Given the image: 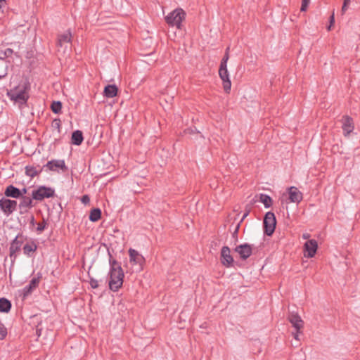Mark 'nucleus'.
I'll list each match as a JSON object with an SVG mask.
<instances>
[{
  "label": "nucleus",
  "mask_w": 360,
  "mask_h": 360,
  "mask_svg": "<svg viewBox=\"0 0 360 360\" xmlns=\"http://www.w3.org/2000/svg\"><path fill=\"white\" fill-rule=\"evenodd\" d=\"M108 254L110 264L109 288L112 291L117 292L122 286L124 274L120 263L112 257L109 249Z\"/></svg>",
  "instance_id": "f257e3e1"
},
{
  "label": "nucleus",
  "mask_w": 360,
  "mask_h": 360,
  "mask_svg": "<svg viewBox=\"0 0 360 360\" xmlns=\"http://www.w3.org/2000/svg\"><path fill=\"white\" fill-rule=\"evenodd\" d=\"M30 84L28 82H25L23 84L15 86V88L8 90L6 95L11 101L17 103L20 109H23L27 106V101L30 98L29 90Z\"/></svg>",
  "instance_id": "f03ea898"
},
{
  "label": "nucleus",
  "mask_w": 360,
  "mask_h": 360,
  "mask_svg": "<svg viewBox=\"0 0 360 360\" xmlns=\"http://www.w3.org/2000/svg\"><path fill=\"white\" fill-rule=\"evenodd\" d=\"M186 12L182 8H176L170 12L165 19L166 22L172 27L181 29V22L186 18Z\"/></svg>",
  "instance_id": "7ed1b4c3"
},
{
  "label": "nucleus",
  "mask_w": 360,
  "mask_h": 360,
  "mask_svg": "<svg viewBox=\"0 0 360 360\" xmlns=\"http://www.w3.org/2000/svg\"><path fill=\"white\" fill-rule=\"evenodd\" d=\"M276 218L274 212H267L263 219V230L264 235L271 236L276 227Z\"/></svg>",
  "instance_id": "20e7f679"
},
{
  "label": "nucleus",
  "mask_w": 360,
  "mask_h": 360,
  "mask_svg": "<svg viewBox=\"0 0 360 360\" xmlns=\"http://www.w3.org/2000/svg\"><path fill=\"white\" fill-rule=\"evenodd\" d=\"M31 195L34 200L42 201L45 198L54 197L55 190L51 187L39 186L37 188L32 190Z\"/></svg>",
  "instance_id": "39448f33"
},
{
  "label": "nucleus",
  "mask_w": 360,
  "mask_h": 360,
  "mask_svg": "<svg viewBox=\"0 0 360 360\" xmlns=\"http://www.w3.org/2000/svg\"><path fill=\"white\" fill-rule=\"evenodd\" d=\"M288 320L295 330V332L292 333L293 338L297 340H300L299 335L302 334V329L304 327V321L297 313L293 311L289 312Z\"/></svg>",
  "instance_id": "423d86ee"
},
{
  "label": "nucleus",
  "mask_w": 360,
  "mask_h": 360,
  "mask_svg": "<svg viewBox=\"0 0 360 360\" xmlns=\"http://www.w3.org/2000/svg\"><path fill=\"white\" fill-rule=\"evenodd\" d=\"M22 234H18L15 238L11 242L9 247V257L11 262V266L14 265L18 255L21 250L23 240L21 238Z\"/></svg>",
  "instance_id": "0eeeda50"
},
{
  "label": "nucleus",
  "mask_w": 360,
  "mask_h": 360,
  "mask_svg": "<svg viewBox=\"0 0 360 360\" xmlns=\"http://www.w3.org/2000/svg\"><path fill=\"white\" fill-rule=\"evenodd\" d=\"M42 279V274L41 272H38L37 274V276L32 278L29 284L25 285L22 289V292L20 294V296H22V300H25L29 295H30L34 290H35L38 287Z\"/></svg>",
  "instance_id": "6e6552de"
},
{
  "label": "nucleus",
  "mask_w": 360,
  "mask_h": 360,
  "mask_svg": "<svg viewBox=\"0 0 360 360\" xmlns=\"http://www.w3.org/2000/svg\"><path fill=\"white\" fill-rule=\"evenodd\" d=\"M18 202L15 200L7 198L0 199V209L6 216L11 215L17 210Z\"/></svg>",
  "instance_id": "1a4fd4ad"
},
{
  "label": "nucleus",
  "mask_w": 360,
  "mask_h": 360,
  "mask_svg": "<svg viewBox=\"0 0 360 360\" xmlns=\"http://www.w3.org/2000/svg\"><path fill=\"white\" fill-rule=\"evenodd\" d=\"M46 168V171L59 172L60 169L63 172H66L68 170V167L66 166L64 160H52L48 161L46 165H44V169Z\"/></svg>",
  "instance_id": "9d476101"
},
{
  "label": "nucleus",
  "mask_w": 360,
  "mask_h": 360,
  "mask_svg": "<svg viewBox=\"0 0 360 360\" xmlns=\"http://www.w3.org/2000/svg\"><path fill=\"white\" fill-rule=\"evenodd\" d=\"M220 262L221 264L227 268L233 266L234 260L231 255V250L228 246H223L220 253Z\"/></svg>",
  "instance_id": "9b49d317"
},
{
  "label": "nucleus",
  "mask_w": 360,
  "mask_h": 360,
  "mask_svg": "<svg viewBox=\"0 0 360 360\" xmlns=\"http://www.w3.org/2000/svg\"><path fill=\"white\" fill-rule=\"evenodd\" d=\"M340 122L342 123L343 135L345 137H348L354 129V120L352 117L349 115H343Z\"/></svg>",
  "instance_id": "f8f14e48"
},
{
  "label": "nucleus",
  "mask_w": 360,
  "mask_h": 360,
  "mask_svg": "<svg viewBox=\"0 0 360 360\" xmlns=\"http://www.w3.org/2000/svg\"><path fill=\"white\" fill-rule=\"evenodd\" d=\"M303 249L304 257L312 258L317 252L318 243L315 239H309L304 244Z\"/></svg>",
  "instance_id": "ddd939ff"
},
{
  "label": "nucleus",
  "mask_w": 360,
  "mask_h": 360,
  "mask_svg": "<svg viewBox=\"0 0 360 360\" xmlns=\"http://www.w3.org/2000/svg\"><path fill=\"white\" fill-rule=\"evenodd\" d=\"M252 250L253 245L248 243L239 245L234 249V251L239 255L240 258L242 260H246L248 258H249L252 254Z\"/></svg>",
  "instance_id": "4468645a"
},
{
  "label": "nucleus",
  "mask_w": 360,
  "mask_h": 360,
  "mask_svg": "<svg viewBox=\"0 0 360 360\" xmlns=\"http://www.w3.org/2000/svg\"><path fill=\"white\" fill-rule=\"evenodd\" d=\"M129 262L130 263L138 265L139 269L141 271L143 269V264H145L146 259L137 250L129 248Z\"/></svg>",
  "instance_id": "2eb2a0df"
},
{
  "label": "nucleus",
  "mask_w": 360,
  "mask_h": 360,
  "mask_svg": "<svg viewBox=\"0 0 360 360\" xmlns=\"http://www.w3.org/2000/svg\"><path fill=\"white\" fill-rule=\"evenodd\" d=\"M20 202L18 205L19 210H20V214H25L28 212V210L33 207L35 206V205L33 203L34 198H32V196H25L22 198H19Z\"/></svg>",
  "instance_id": "dca6fc26"
},
{
  "label": "nucleus",
  "mask_w": 360,
  "mask_h": 360,
  "mask_svg": "<svg viewBox=\"0 0 360 360\" xmlns=\"http://www.w3.org/2000/svg\"><path fill=\"white\" fill-rule=\"evenodd\" d=\"M288 198L291 202L299 203L302 200L303 195L295 186L288 188Z\"/></svg>",
  "instance_id": "f3484780"
},
{
  "label": "nucleus",
  "mask_w": 360,
  "mask_h": 360,
  "mask_svg": "<svg viewBox=\"0 0 360 360\" xmlns=\"http://www.w3.org/2000/svg\"><path fill=\"white\" fill-rule=\"evenodd\" d=\"M219 75L222 80L223 89L226 94H229L231 88V82L228 70L219 71Z\"/></svg>",
  "instance_id": "a211bd4d"
},
{
  "label": "nucleus",
  "mask_w": 360,
  "mask_h": 360,
  "mask_svg": "<svg viewBox=\"0 0 360 360\" xmlns=\"http://www.w3.org/2000/svg\"><path fill=\"white\" fill-rule=\"evenodd\" d=\"M4 195L6 198L18 199L20 198V188L15 187L13 184H10L6 187L4 190Z\"/></svg>",
  "instance_id": "6ab92c4d"
},
{
  "label": "nucleus",
  "mask_w": 360,
  "mask_h": 360,
  "mask_svg": "<svg viewBox=\"0 0 360 360\" xmlns=\"http://www.w3.org/2000/svg\"><path fill=\"white\" fill-rule=\"evenodd\" d=\"M37 244L34 240L27 242L22 247L23 253L27 257H32L34 256V253L37 251Z\"/></svg>",
  "instance_id": "aec40b11"
},
{
  "label": "nucleus",
  "mask_w": 360,
  "mask_h": 360,
  "mask_svg": "<svg viewBox=\"0 0 360 360\" xmlns=\"http://www.w3.org/2000/svg\"><path fill=\"white\" fill-rule=\"evenodd\" d=\"M72 42V33L70 30H68L63 34H60L58 35L56 45L58 46L62 47L65 43H71Z\"/></svg>",
  "instance_id": "412c9836"
},
{
  "label": "nucleus",
  "mask_w": 360,
  "mask_h": 360,
  "mask_svg": "<svg viewBox=\"0 0 360 360\" xmlns=\"http://www.w3.org/2000/svg\"><path fill=\"white\" fill-rule=\"evenodd\" d=\"M103 96L106 98H114L118 94V88L115 84H108L104 87Z\"/></svg>",
  "instance_id": "4be33fe9"
},
{
  "label": "nucleus",
  "mask_w": 360,
  "mask_h": 360,
  "mask_svg": "<svg viewBox=\"0 0 360 360\" xmlns=\"http://www.w3.org/2000/svg\"><path fill=\"white\" fill-rule=\"evenodd\" d=\"M84 141L83 133L80 130H75L71 135V144L75 146H80Z\"/></svg>",
  "instance_id": "5701e85b"
},
{
  "label": "nucleus",
  "mask_w": 360,
  "mask_h": 360,
  "mask_svg": "<svg viewBox=\"0 0 360 360\" xmlns=\"http://www.w3.org/2000/svg\"><path fill=\"white\" fill-rule=\"evenodd\" d=\"M25 174L32 179L39 175L42 172L44 169V166L40 168L39 170H37V167L27 165L25 167Z\"/></svg>",
  "instance_id": "b1692460"
},
{
  "label": "nucleus",
  "mask_w": 360,
  "mask_h": 360,
  "mask_svg": "<svg viewBox=\"0 0 360 360\" xmlns=\"http://www.w3.org/2000/svg\"><path fill=\"white\" fill-rule=\"evenodd\" d=\"M11 309V302L5 297L0 298V312L8 313Z\"/></svg>",
  "instance_id": "393cba45"
},
{
  "label": "nucleus",
  "mask_w": 360,
  "mask_h": 360,
  "mask_svg": "<svg viewBox=\"0 0 360 360\" xmlns=\"http://www.w3.org/2000/svg\"><path fill=\"white\" fill-rule=\"evenodd\" d=\"M259 201L264 204L265 208H269L273 205L272 198L267 194L260 193Z\"/></svg>",
  "instance_id": "a878e982"
},
{
  "label": "nucleus",
  "mask_w": 360,
  "mask_h": 360,
  "mask_svg": "<svg viewBox=\"0 0 360 360\" xmlns=\"http://www.w3.org/2000/svg\"><path fill=\"white\" fill-rule=\"evenodd\" d=\"M102 212L100 208H93L90 211L89 219L92 222H96L101 218Z\"/></svg>",
  "instance_id": "bb28decb"
},
{
  "label": "nucleus",
  "mask_w": 360,
  "mask_h": 360,
  "mask_svg": "<svg viewBox=\"0 0 360 360\" xmlns=\"http://www.w3.org/2000/svg\"><path fill=\"white\" fill-rule=\"evenodd\" d=\"M62 103L59 101H53L51 104V110L52 112L55 114H60L62 110Z\"/></svg>",
  "instance_id": "cd10ccee"
},
{
  "label": "nucleus",
  "mask_w": 360,
  "mask_h": 360,
  "mask_svg": "<svg viewBox=\"0 0 360 360\" xmlns=\"http://www.w3.org/2000/svg\"><path fill=\"white\" fill-rule=\"evenodd\" d=\"M51 127L57 129L58 134L61 132V120L60 118H55L51 122Z\"/></svg>",
  "instance_id": "c85d7f7f"
},
{
  "label": "nucleus",
  "mask_w": 360,
  "mask_h": 360,
  "mask_svg": "<svg viewBox=\"0 0 360 360\" xmlns=\"http://www.w3.org/2000/svg\"><path fill=\"white\" fill-rule=\"evenodd\" d=\"M48 226V223L46 220L43 218L42 221L37 224V227L36 229V231L38 233H41L43 232L46 226Z\"/></svg>",
  "instance_id": "c756f323"
},
{
  "label": "nucleus",
  "mask_w": 360,
  "mask_h": 360,
  "mask_svg": "<svg viewBox=\"0 0 360 360\" xmlns=\"http://www.w3.org/2000/svg\"><path fill=\"white\" fill-rule=\"evenodd\" d=\"M200 132L195 127H191L184 130V134H200Z\"/></svg>",
  "instance_id": "7c9ffc66"
},
{
  "label": "nucleus",
  "mask_w": 360,
  "mask_h": 360,
  "mask_svg": "<svg viewBox=\"0 0 360 360\" xmlns=\"http://www.w3.org/2000/svg\"><path fill=\"white\" fill-rule=\"evenodd\" d=\"M350 2H351V0H344L343 1V4H342V8H341L342 14H344L346 12V11L347 10L348 6H349Z\"/></svg>",
  "instance_id": "2f4dec72"
},
{
  "label": "nucleus",
  "mask_w": 360,
  "mask_h": 360,
  "mask_svg": "<svg viewBox=\"0 0 360 360\" xmlns=\"http://www.w3.org/2000/svg\"><path fill=\"white\" fill-rule=\"evenodd\" d=\"M240 228V223H238L232 233V237L234 239V243L236 244L238 242V233Z\"/></svg>",
  "instance_id": "473e14b6"
},
{
  "label": "nucleus",
  "mask_w": 360,
  "mask_h": 360,
  "mask_svg": "<svg viewBox=\"0 0 360 360\" xmlns=\"http://www.w3.org/2000/svg\"><path fill=\"white\" fill-rule=\"evenodd\" d=\"M310 3V0H302V5L300 8L301 11H305Z\"/></svg>",
  "instance_id": "72a5a7b5"
},
{
  "label": "nucleus",
  "mask_w": 360,
  "mask_h": 360,
  "mask_svg": "<svg viewBox=\"0 0 360 360\" xmlns=\"http://www.w3.org/2000/svg\"><path fill=\"white\" fill-rule=\"evenodd\" d=\"M334 23H335V15H334V12H333L332 15L329 18V25L328 27V30H330L331 27L334 25Z\"/></svg>",
  "instance_id": "f704fd0d"
},
{
  "label": "nucleus",
  "mask_w": 360,
  "mask_h": 360,
  "mask_svg": "<svg viewBox=\"0 0 360 360\" xmlns=\"http://www.w3.org/2000/svg\"><path fill=\"white\" fill-rule=\"evenodd\" d=\"M224 70H228L227 62L221 60V63H220L219 71H224Z\"/></svg>",
  "instance_id": "c9c22d12"
},
{
  "label": "nucleus",
  "mask_w": 360,
  "mask_h": 360,
  "mask_svg": "<svg viewBox=\"0 0 360 360\" xmlns=\"http://www.w3.org/2000/svg\"><path fill=\"white\" fill-rule=\"evenodd\" d=\"M89 283H90L91 287L94 289L97 288L98 287V281L93 278H91Z\"/></svg>",
  "instance_id": "e433bc0d"
},
{
  "label": "nucleus",
  "mask_w": 360,
  "mask_h": 360,
  "mask_svg": "<svg viewBox=\"0 0 360 360\" xmlns=\"http://www.w3.org/2000/svg\"><path fill=\"white\" fill-rule=\"evenodd\" d=\"M250 208L247 206L246 208H245V213L243 214V216L240 221V224L248 217V215L250 214Z\"/></svg>",
  "instance_id": "4c0bfd02"
},
{
  "label": "nucleus",
  "mask_w": 360,
  "mask_h": 360,
  "mask_svg": "<svg viewBox=\"0 0 360 360\" xmlns=\"http://www.w3.org/2000/svg\"><path fill=\"white\" fill-rule=\"evenodd\" d=\"M81 201L84 204H87L90 202V198L88 195H82V197L81 198Z\"/></svg>",
  "instance_id": "58836bf2"
},
{
  "label": "nucleus",
  "mask_w": 360,
  "mask_h": 360,
  "mask_svg": "<svg viewBox=\"0 0 360 360\" xmlns=\"http://www.w3.org/2000/svg\"><path fill=\"white\" fill-rule=\"evenodd\" d=\"M4 53L6 56V58L11 56V55L13 53V50L10 48H8L6 50H4Z\"/></svg>",
  "instance_id": "ea45409f"
},
{
  "label": "nucleus",
  "mask_w": 360,
  "mask_h": 360,
  "mask_svg": "<svg viewBox=\"0 0 360 360\" xmlns=\"http://www.w3.org/2000/svg\"><path fill=\"white\" fill-rule=\"evenodd\" d=\"M229 48L228 47L226 49V51H225V53L222 58V60L224 61H226L228 62V60L229 58Z\"/></svg>",
  "instance_id": "a19ab883"
},
{
  "label": "nucleus",
  "mask_w": 360,
  "mask_h": 360,
  "mask_svg": "<svg viewBox=\"0 0 360 360\" xmlns=\"http://www.w3.org/2000/svg\"><path fill=\"white\" fill-rule=\"evenodd\" d=\"M30 224L32 227H34L36 224L34 216L33 214H31V216H30Z\"/></svg>",
  "instance_id": "79ce46f5"
},
{
  "label": "nucleus",
  "mask_w": 360,
  "mask_h": 360,
  "mask_svg": "<svg viewBox=\"0 0 360 360\" xmlns=\"http://www.w3.org/2000/svg\"><path fill=\"white\" fill-rule=\"evenodd\" d=\"M27 189L25 187L22 188V189H20V198L25 197V194L27 193Z\"/></svg>",
  "instance_id": "37998d69"
},
{
  "label": "nucleus",
  "mask_w": 360,
  "mask_h": 360,
  "mask_svg": "<svg viewBox=\"0 0 360 360\" xmlns=\"http://www.w3.org/2000/svg\"><path fill=\"white\" fill-rule=\"evenodd\" d=\"M6 58L4 50H0V60H4Z\"/></svg>",
  "instance_id": "c03bdc74"
},
{
  "label": "nucleus",
  "mask_w": 360,
  "mask_h": 360,
  "mask_svg": "<svg viewBox=\"0 0 360 360\" xmlns=\"http://www.w3.org/2000/svg\"><path fill=\"white\" fill-rule=\"evenodd\" d=\"M7 75L6 69L3 72L2 74H0V79L4 78Z\"/></svg>",
  "instance_id": "a18cd8bd"
},
{
  "label": "nucleus",
  "mask_w": 360,
  "mask_h": 360,
  "mask_svg": "<svg viewBox=\"0 0 360 360\" xmlns=\"http://www.w3.org/2000/svg\"><path fill=\"white\" fill-rule=\"evenodd\" d=\"M309 237H310V234L308 233H303V235H302V238L303 239H308V240H309Z\"/></svg>",
  "instance_id": "49530a36"
},
{
  "label": "nucleus",
  "mask_w": 360,
  "mask_h": 360,
  "mask_svg": "<svg viewBox=\"0 0 360 360\" xmlns=\"http://www.w3.org/2000/svg\"><path fill=\"white\" fill-rule=\"evenodd\" d=\"M6 4V0H0V8H1Z\"/></svg>",
  "instance_id": "de8ad7c7"
},
{
  "label": "nucleus",
  "mask_w": 360,
  "mask_h": 360,
  "mask_svg": "<svg viewBox=\"0 0 360 360\" xmlns=\"http://www.w3.org/2000/svg\"><path fill=\"white\" fill-rule=\"evenodd\" d=\"M41 330L37 329V334L39 336L40 335Z\"/></svg>",
  "instance_id": "09e8293b"
},
{
  "label": "nucleus",
  "mask_w": 360,
  "mask_h": 360,
  "mask_svg": "<svg viewBox=\"0 0 360 360\" xmlns=\"http://www.w3.org/2000/svg\"><path fill=\"white\" fill-rule=\"evenodd\" d=\"M40 168H41V167H40V166H39V165H37V170H39V169H40Z\"/></svg>",
  "instance_id": "8fccbe9b"
},
{
  "label": "nucleus",
  "mask_w": 360,
  "mask_h": 360,
  "mask_svg": "<svg viewBox=\"0 0 360 360\" xmlns=\"http://www.w3.org/2000/svg\"><path fill=\"white\" fill-rule=\"evenodd\" d=\"M6 260H7V257H5L4 262H6Z\"/></svg>",
  "instance_id": "3c124183"
}]
</instances>
